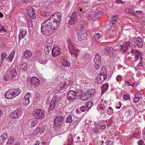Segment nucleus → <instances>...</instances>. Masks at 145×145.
Returning <instances> with one entry per match:
<instances>
[{"mask_svg":"<svg viewBox=\"0 0 145 145\" xmlns=\"http://www.w3.org/2000/svg\"><path fill=\"white\" fill-rule=\"evenodd\" d=\"M49 19L44 21L41 24V30L42 34L49 36L57 29L58 27Z\"/></svg>","mask_w":145,"mask_h":145,"instance_id":"1","label":"nucleus"},{"mask_svg":"<svg viewBox=\"0 0 145 145\" xmlns=\"http://www.w3.org/2000/svg\"><path fill=\"white\" fill-rule=\"evenodd\" d=\"M83 25H80L77 27L76 32L79 40H85L87 37L86 31Z\"/></svg>","mask_w":145,"mask_h":145,"instance_id":"2","label":"nucleus"},{"mask_svg":"<svg viewBox=\"0 0 145 145\" xmlns=\"http://www.w3.org/2000/svg\"><path fill=\"white\" fill-rule=\"evenodd\" d=\"M16 70L14 68H10L4 76V79L6 81L13 80L17 75Z\"/></svg>","mask_w":145,"mask_h":145,"instance_id":"3","label":"nucleus"},{"mask_svg":"<svg viewBox=\"0 0 145 145\" xmlns=\"http://www.w3.org/2000/svg\"><path fill=\"white\" fill-rule=\"evenodd\" d=\"M49 18L52 21L54 22L53 23H54V24H55L57 27H58L61 19V14L59 12H56L51 16Z\"/></svg>","mask_w":145,"mask_h":145,"instance_id":"4","label":"nucleus"},{"mask_svg":"<svg viewBox=\"0 0 145 145\" xmlns=\"http://www.w3.org/2000/svg\"><path fill=\"white\" fill-rule=\"evenodd\" d=\"M60 99L61 98L58 96L54 95L49 106L48 110V112H50L56 107L58 103L57 101Z\"/></svg>","mask_w":145,"mask_h":145,"instance_id":"5","label":"nucleus"},{"mask_svg":"<svg viewBox=\"0 0 145 145\" xmlns=\"http://www.w3.org/2000/svg\"><path fill=\"white\" fill-rule=\"evenodd\" d=\"M69 52L72 55L77 56L78 54V51L74 46L70 39H69L67 42Z\"/></svg>","mask_w":145,"mask_h":145,"instance_id":"6","label":"nucleus"},{"mask_svg":"<svg viewBox=\"0 0 145 145\" xmlns=\"http://www.w3.org/2000/svg\"><path fill=\"white\" fill-rule=\"evenodd\" d=\"M40 80L37 77H29L27 79V83L28 84L30 83L32 87L38 86L40 84Z\"/></svg>","mask_w":145,"mask_h":145,"instance_id":"7","label":"nucleus"},{"mask_svg":"<svg viewBox=\"0 0 145 145\" xmlns=\"http://www.w3.org/2000/svg\"><path fill=\"white\" fill-rule=\"evenodd\" d=\"M64 118V117L62 116L56 117L54 120V126L56 127L57 125L61 126L62 125Z\"/></svg>","mask_w":145,"mask_h":145,"instance_id":"8","label":"nucleus"},{"mask_svg":"<svg viewBox=\"0 0 145 145\" xmlns=\"http://www.w3.org/2000/svg\"><path fill=\"white\" fill-rule=\"evenodd\" d=\"M33 114L35 117L37 118V119H42L44 116V113L40 109H38L34 110Z\"/></svg>","mask_w":145,"mask_h":145,"instance_id":"9","label":"nucleus"},{"mask_svg":"<svg viewBox=\"0 0 145 145\" xmlns=\"http://www.w3.org/2000/svg\"><path fill=\"white\" fill-rule=\"evenodd\" d=\"M75 91L73 90L69 91L67 94V97L68 99L72 101L76 98Z\"/></svg>","mask_w":145,"mask_h":145,"instance_id":"10","label":"nucleus"},{"mask_svg":"<svg viewBox=\"0 0 145 145\" xmlns=\"http://www.w3.org/2000/svg\"><path fill=\"white\" fill-rule=\"evenodd\" d=\"M31 94L29 92L27 93L24 98L23 104L25 106L28 105L30 103L29 98L31 97Z\"/></svg>","mask_w":145,"mask_h":145,"instance_id":"11","label":"nucleus"},{"mask_svg":"<svg viewBox=\"0 0 145 145\" xmlns=\"http://www.w3.org/2000/svg\"><path fill=\"white\" fill-rule=\"evenodd\" d=\"M77 15L75 12H74L69 20V24L70 25L74 24L76 22Z\"/></svg>","mask_w":145,"mask_h":145,"instance_id":"12","label":"nucleus"},{"mask_svg":"<svg viewBox=\"0 0 145 145\" xmlns=\"http://www.w3.org/2000/svg\"><path fill=\"white\" fill-rule=\"evenodd\" d=\"M52 56L56 57L60 54L61 49L58 47H54L52 50Z\"/></svg>","mask_w":145,"mask_h":145,"instance_id":"13","label":"nucleus"},{"mask_svg":"<svg viewBox=\"0 0 145 145\" xmlns=\"http://www.w3.org/2000/svg\"><path fill=\"white\" fill-rule=\"evenodd\" d=\"M22 115V113L19 108L17 109L11 114L12 118H16L20 117Z\"/></svg>","mask_w":145,"mask_h":145,"instance_id":"14","label":"nucleus"},{"mask_svg":"<svg viewBox=\"0 0 145 145\" xmlns=\"http://www.w3.org/2000/svg\"><path fill=\"white\" fill-rule=\"evenodd\" d=\"M45 129V126L44 125L41 127H38L34 131V133L35 134H41L43 133Z\"/></svg>","mask_w":145,"mask_h":145,"instance_id":"15","label":"nucleus"},{"mask_svg":"<svg viewBox=\"0 0 145 145\" xmlns=\"http://www.w3.org/2000/svg\"><path fill=\"white\" fill-rule=\"evenodd\" d=\"M143 40L142 38L139 37H138L137 38L135 43L138 48H142V47L143 45Z\"/></svg>","mask_w":145,"mask_h":145,"instance_id":"16","label":"nucleus"},{"mask_svg":"<svg viewBox=\"0 0 145 145\" xmlns=\"http://www.w3.org/2000/svg\"><path fill=\"white\" fill-rule=\"evenodd\" d=\"M98 78L97 79V82L98 84H101L102 83L104 80L107 78V74H99Z\"/></svg>","mask_w":145,"mask_h":145,"instance_id":"17","label":"nucleus"},{"mask_svg":"<svg viewBox=\"0 0 145 145\" xmlns=\"http://www.w3.org/2000/svg\"><path fill=\"white\" fill-rule=\"evenodd\" d=\"M14 95L12 89H10L6 91L5 93V97L8 99H11L14 98Z\"/></svg>","mask_w":145,"mask_h":145,"instance_id":"18","label":"nucleus"},{"mask_svg":"<svg viewBox=\"0 0 145 145\" xmlns=\"http://www.w3.org/2000/svg\"><path fill=\"white\" fill-rule=\"evenodd\" d=\"M88 97L89 98H91L93 97L95 94V91L94 89H89L86 92Z\"/></svg>","mask_w":145,"mask_h":145,"instance_id":"19","label":"nucleus"},{"mask_svg":"<svg viewBox=\"0 0 145 145\" xmlns=\"http://www.w3.org/2000/svg\"><path fill=\"white\" fill-rule=\"evenodd\" d=\"M102 15V12L101 11H98L95 13L93 16V19L94 20H97L99 18L101 17Z\"/></svg>","mask_w":145,"mask_h":145,"instance_id":"20","label":"nucleus"},{"mask_svg":"<svg viewBox=\"0 0 145 145\" xmlns=\"http://www.w3.org/2000/svg\"><path fill=\"white\" fill-rule=\"evenodd\" d=\"M94 62V66L97 70L99 69L101 65V61H97V59L93 60Z\"/></svg>","mask_w":145,"mask_h":145,"instance_id":"21","label":"nucleus"},{"mask_svg":"<svg viewBox=\"0 0 145 145\" xmlns=\"http://www.w3.org/2000/svg\"><path fill=\"white\" fill-rule=\"evenodd\" d=\"M12 89L14 96V97H15L19 95L21 92L20 89L19 88H14Z\"/></svg>","mask_w":145,"mask_h":145,"instance_id":"22","label":"nucleus"},{"mask_svg":"<svg viewBox=\"0 0 145 145\" xmlns=\"http://www.w3.org/2000/svg\"><path fill=\"white\" fill-rule=\"evenodd\" d=\"M31 53L29 50H26L23 54V57L24 58H28L31 56Z\"/></svg>","mask_w":145,"mask_h":145,"instance_id":"23","label":"nucleus"},{"mask_svg":"<svg viewBox=\"0 0 145 145\" xmlns=\"http://www.w3.org/2000/svg\"><path fill=\"white\" fill-rule=\"evenodd\" d=\"M7 133H4L0 135V143H1L5 141L7 138Z\"/></svg>","mask_w":145,"mask_h":145,"instance_id":"24","label":"nucleus"},{"mask_svg":"<svg viewBox=\"0 0 145 145\" xmlns=\"http://www.w3.org/2000/svg\"><path fill=\"white\" fill-rule=\"evenodd\" d=\"M40 15L44 18H47L50 15V13L49 12L41 11L40 12Z\"/></svg>","mask_w":145,"mask_h":145,"instance_id":"25","label":"nucleus"},{"mask_svg":"<svg viewBox=\"0 0 145 145\" xmlns=\"http://www.w3.org/2000/svg\"><path fill=\"white\" fill-rule=\"evenodd\" d=\"M109 87V85L107 83H105L103 85V86L102 87V94L103 93H104L105 91H106Z\"/></svg>","mask_w":145,"mask_h":145,"instance_id":"26","label":"nucleus"},{"mask_svg":"<svg viewBox=\"0 0 145 145\" xmlns=\"http://www.w3.org/2000/svg\"><path fill=\"white\" fill-rule=\"evenodd\" d=\"M94 104L93 102L91 101H89L87 102L85 105V106L86 107L88 110H89L91 107L93 106Z\"/></svg>","mask_w":145,"mask_h":145,"instance_id":"27","label":"nucleus"},{"mask_svg":"<svg viewBox=\"0 0 145 145\" xmlns=\"http://www.w3.org/2000/svg\"><path fill=\"white\" fill-rule=\"evenodd\" d=\"M86 92V93H83L81 96H80V99L82 100H86L89 98L88 97V95Z\"/></svg>","mask_w":145,"mask_h":145,"instance_id":"28","label":"nucleus"},{"mask_svg":"<svg viewBox=\"0 0 145 145\" xmlns=\"http://www.w3.org/2000/svg\"><path fill=\"white\" fill-rule=\"evenodd\" d=\"M15 53V52L14 51H13L8 56V57H7L6 60L8 59L10 60V62H11L13 58L14 57V54Z\"/></svg>","mask_w":145,"mask_h":145,"instance_id":"29","label":"nucleus"},{"mask_svg":"<svg viewBox=\"0 0 145 145\" xmlns=\"http://www.w3.org/2000/svg\"><path fill=\"white\" fill-rule=\"evenodd\" d=\"M61 63L63 66L69 67L70 66L69 62L65 60H62Z\"/></svg>","mask_w":145,"mask_h":145,"instance_id":"30","label":"nucleus"},{"mask_svg":"<svg viewBox=\"0 0 145 145\" xmlns=\"http://www.w3.org/2000/svg\"><path fill=\"white\" fill-rule=\"evenodd\" d=\"M75 92L76 93V97H80V96H81L82 94L83 93L82 91L81 90H75Z\"/></svg>","mask_w":145,"mask_h":145,"instance_id":"31","label":"nucleus"},{"mask_svg":"<svg viewBox=\"0 0 145 145\" xmlns=\"http://www.w3.org/2000/svg\"><path fill=\"white\" fill-rule=\"evenodd\" d=\"M106 68L105 66H103L102 67L101 69L100 74H107V73L106 71Z\"/></svg>","mask_w":145,"mask_h":145,"instance_id":"32","label":"nucleus"},{"mask_svg":"<svg viewBox=\"0 0 145 145\" xmlns=\"http://www.w3.org/2000/svg\"><path fill=\"white\" fill-rule=\"evenodd\" d=\"M105 49L106 52H107L108 55H109L111 53V52L113 48L112 47L108 46L106 47Z\"/></svg>","mask_w":145,"mask_h":145,"instance_id":"33","label":"nucleus"},{"mask_svg":"<svg viewBox=\"0 0 145 145\" xmlns=\"http://www.w3.org/2000/svg\"><path fill=\"white\" fill-rule=\"evenodd\" d=\"M21 67L23 71H26L27 69V64L25 63H23L21 65Z\"/></svg>","mask_w":145,"mask_h":145,"instance_id":"34","label":"nucleus"},{"mask_svg":"<svg viewBox=\"0 0 145 145\" xmlns=\"http://www.w3.org/2000/svg\"><path fill=\"white\" fill-rule=\"evenodd\" d=\"M72 116L71 115H69L66 118V120L65 121V122L66 123H70L72 121Z\"/></svg>","mask_w":145,"mask_h":145,"instance_id":"35","label":"nucleus"},{"mask_svg":"<svg viewBox=\"0 0 145 145\" xmlns=\"http://www.w3.org/2000/svg\"><path fill=\"white\" fill-rule=\"evenodd\" d=\"M38 61L40 64H45L47 62V61L45 59H44L41 58H38Z\"/></svg>","mask_w":145,"mask_h":145,"instance_id":"36","label":"nucleus"},{"mask_svg":"<svg viewBox=\"0 0 145 145\" xmlns=\"http://www.w3.org/2000/svg\"><path fill=\"white\" fill-rule=\"evenodd\" d=\"M80 110L81 112H87L88 111V110L87 108L85 106H82L80 108Z\"/></svg>","mask_w":145,"mask_h":145,"instance_id":"37","label":"nucleus"},{"mask_svg":"<svg viewBox=\"0 0 145 145\" xmlns=\"http://www.w3.org/2000/svg\"><path fill=\"white\" fill-rule=\"evenodd\" d=\"M28 14L29 17H30L31 18L33 19H35L36 18V15L35 14V12L34 11Z\"/></svg>","mask_w":145,"mask_h":145,"instance_id":"38","label":"nucleus"},{"mask_svg":"<svg viewBox=\"0 0 145 145\" xmlns=\"http://www.w3.org/2000/svg\"><path fill=\"white\" fill-rule=\"evenodd\" d=\"M128 49V48L127 46H125V45L121 46L120 49L124 53H125L126 51H127Z\"/></svg>","mask_w":145,"mask_h":145,"instance_id":"39","label":"nucleus"},{"mask_svg":"<svg viewBox=\"0 0 145 145\" xmlns=\"http://www.w3.org/2000/svg\"><path fill=\"white\" fill-rule=\"evenodd\" d=\"M140 57L141 60L138 64L137 65V67L139 69H140V68L142 67H143V63H142V57L141 56H140Z\"/></svg>","mask_w":145,"mask_h":145,"instance_id":"40","label":"nucleus"},{"mask_svg":"<svg viewBox=\"0 0 145 145\" xmlns=\"http://www.w3.org/2000/svg\"><path fill=\"white\" fill-rule=\"evenodd\" d=\"M97 59V61H101V57L98 53H97L95 55V57L94 58L93 60Z\"/></svg>","mask_w":145,"mask_h":145,"instance_id":"41","label":"nucleus"},{"mask_svg":"<svg viewBox=\"0 0 145 145\" xmlns=\"http://www.w3.org/2000/svg\"><path fill=\"white\" fill-rule=\"evenodd\" d=\"M100 37V34L99 33H96L94 35V39L96 40H99V39Z\"/></svg>","mask_w":145,"mask_h":145,"instance_id":"42","label":"nucleus"},{"mask_svg":"<svg viewBox=\"0 0 145 145\" xmlns=\"http://www.w3.org/2000/svg\"><path fill=\"white\" fill-rule=\"evenodd\" d=\"M25 36V35H24V34H22V33L20 32V34L19 35L18 37V39L19 41H20L21 40V39H22L24 38Z\"/></svg>","mask_w":145,"mask_h":145,"instance_id":"43","label":"nucleus"},{"mask_svg":"<svg viewBox=\"0 0 145 145\" xmlns=\"http://www.w3.org/2000/svg\"><path fill=\"white\" fill-rule=\"evenodd\" d=\"M27 23L29 27H32L33 26L32 21L31 19H29L27 20Z\"/></svg>","mask_w":145,"mask_h":145,"instance_id":"44","label":"nucleus"},{"mask_svg":"<svg viewBox=\"0 0 145 145\" xmlns=\"http://www.w3.org/2000/svg\"><path fill=\"white\" fill-rule=\"evenodd\" d=\"M7 55L5 52H3L1 55V60L4 59L7 57Z\"/></svg>","mask_w":145,"mask_h":145,"instance_id":"45","label":"nucleus"},{"mask_svg":"<svg viewBox=\"0 0 145 145\" xmlns=\"http://www.w3.org/2000/svg\"><path fill=\"white\" fill-rule=\"evenodd\" d=\"M47 42V46H49L52 48V46L53 44L52 41H51V40H48Z\"/></svg>","mask_w":145,"mask_h":145,"instance_id":"46","label":"nucleus"},{"mask_svg":"<svg viewBox=\"0 0 145 145\" xmlns=\"http://www.w3.org/2000/svg\"><path fill=\"white\" fill-rule=\"evenodd\" d=\"M112 53L111 54H110V55H112L113 57H114L116 56L117 54V52L113 48L112 50L111 53Z\"/></svg>","mask_w":145,"mask_h":145,"instance_id":"47","label":"nucleus"},{"mask_svg":"<svg viewBox=\"0 0 145 145\" xmlns=\"http://www.w3.org/2000/svg\"><path fill=\"white\" fill-rule=\"evenodd\" d=\"M37 123V121L36 120H33L31 123V126L32 127H35Z\"/></svg>","mask_w":145,"mask_h":145,"instance_id":"48","label":"nucleus"},{"mask_svg":"<svg viewBox=\"0 0 145 145\" xmlns=\"http://www.w3.org/2000/svg\"><path fill=\"white\" fill-rule=\"evenodd\" d=\"M122 76L120 75H118L116 78V80L117 82H119L121 80Z\"/></svg>","mask_w":145,"mask_h":145,"instance_id":"49","label":"nucleus"},{"mask_svg":"<svg viewBox=\"0 0 145 145\" xmlns=\"http://www.w3.org/2000/svg\"><path fill=\"white\" fill-rule=\"evenodd\" d=\"M14 141V138L12 137L10 139H8L7 142V144H11Z\"/></svg>","mask_w":145,"mask_h":145,"instance_id":"50","label":"nucleus"},{"mask_svg":"<svg viewBox=\"0 0 145 145\" xmlns=\"http://www.w3.org/2000/svg\"><path fill=\"white\" fill-rule=\"evenodd\" d=\"M35 11L33 8H31L27 10V12L28 14L31 13L32 12Z\"/></svg>","mask_w":145,"mask_h":145,"instance_id":"51","label":"nucleus"},{"mask_svg":"<svg viewBox=\"0 0 145 145\" xmlns=\"http://www.w3.org/2000/svg\"><path fill=\"white\" fill-rule=\"evenodd\" d=\"M20 32L22 33V34H24L25 35L26 34L27 32V30L25 29H21L20 30Z\"/></svg>","mask_w":145,"mask_h":145,"instance_id":"52","label":"nucleus"},{"mask_svg":"<svg viewBox=\"0 0 145 145\" xmlns=\"http://www.w3.org/2000/svg\"><path fill=\"white\" fill-rule=\"evenodd\" d=\"M123 98L125 100H128L130 99V97L129 95H124L123 96Z\"/></svg>","mask_w":145,"mask_h":145,"instance_id":"53","label":"nucleus"},{"mask_svg":"<svg viewBox=\"0 0 145 145\" xmlns=\"http://www.w3.org/2000/svg\"><path fill=\"white\" fill-rule=\"evenodd\" d=\"M131 46V43L130 42H126L125 43V46H127V48L130 47Z\"/></svg>","mask_w":145,"mask_h":145,"instance_id":"54","label":"nucleus"},{"mask_svg":"<svg viewBox=\"0 0 145 145\" xmlns=\"http://www.w3.org/2000/svg\"><path fill=\"white\" fill-rule=\"evenodd\" d=\"M131 53H135L136 54L137 53V54H140V53L138 51L136 50H132L131 51Z\"/></svg>","mask_w":145,"mask_h":145,"instance_id":"55","label":"nucleus"},{"mask_svg":"<svg viewBox=\"0 0 145 145\" xmlns=\"http://www.w3.org/2000/svg\"><path fill=\"white\" fill-rule=\"evenodd\" d=\"M141 56V53L140 54H137V55L135 56V61H137L139 58V56Z\"/></svg>","mask_w":145,"mask_h":145,"instance_id":"56","label":"nucleus"},{"mask_svg":"<svg viewBox=\"0 0 145 145\" xmlns=\"http://www.w3.org/2000/svg\"><path fill=\"white\" fill-rule=\"evenodd\" d=\"M144 143V141L142 140H140L137 142V144L138 145H142Z\"/></svg>","mask_w":145,"mask_h":145,"instance_id":"57","label":"nucleus"},{"mask_svg":"<svg viewBox=\"0 0 145 145\" xmlns=\"http://www.w3.org/2000/svg\"><path fill=\"white\" fill-rule=\"evenodd\" d=\"M112 143L111 140H107L105 142V144L107 145H111Z\"/></svg>","mask_w":145,"mask_h":145,"instance_id":"58","label":"nucleus"},{"mask_svg":"<svg viewBox=\"0 0 145 145\" xmlns=\"http://www.w3.org/2000/svg\"><path fill=\"white\" fill-rule=\"evenodd\" d=\"M52 49V48L51 47H50L49 46H47L46 47V48L45 49V50H46V49H47V52L46 53V54H48L49 52Z\"/></svg>","mask_w":145,"mask_h":145,"instance_id":"59","label":"nucleus"},{"mask_svg":"<svg viewBox=\"0 0 145 145\" xmlns=\"http://www.w3.org/2000/svg\"><path fill=\"white\" fill-rule=\"evenodd\" d=\"M141 97V94L139 93H136L135 95V97L137 98H140Z\"/></svg>","mask_w":145,"mask_h":145,"instance_id":"60","label":"nucleus"},{"mask_svg":"<svg viewBox=\"0 0 145 145\" xmlns=\"http://www.w3.org/2000/svg\"><path fill=\"white\" fill-rule=\"evenodd\" d=\"M140 99V98H137L135 97L133 99V101L135 103H136L138 101V100Z\"/></svg>","mask_w":145,"mask_h":145,"instance_id":"61","label":"nucleus"},{"mask_svg":"<svg viewBox=\"0 0 145 145\" xmlns=\"http://www.w3.org/2000/svg\"><path fill=\"white\" fill-rule=\"evenodd\" d=\"M116 20H114L112 22H111L110 23V26H111V25H114L116 24Z\"/></svg>","mask_w":145,"mask_h":145,"instance_id":"62","label":"nucleus"},{"mask_svg":"<svg viewBox=\"0 0 145 145\" xmlns=\"http://www.w3.org/2000/svg\"><path fill=\"white\" fill-rule=\"evenodd\" d=\"M131 80H130L125 81V82L128 84V86H130V85L131 84Z\"/></svg>","mask_w":145,"mask_h":145,"instance_id":"63","label":"nucleus"},{"mask_svg":"<svg viewBox=\"0 0 145 145\" xmlns=\"http://www.w3.org/2000/svg\"><path fill=\"white\" fill-rule=\"evenodd\" d=\"M2 31H6V30L5 29L4 27L3 26H1L0 27V32Z\"/></svg>","mask_w":145,"mask_h":145,"instance_id":"64","label":"nucleus"}]
</instances>
